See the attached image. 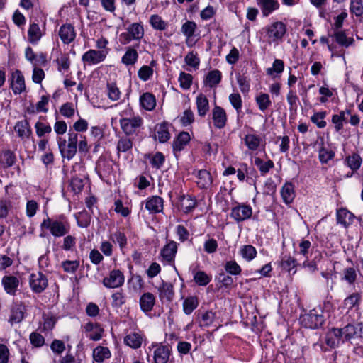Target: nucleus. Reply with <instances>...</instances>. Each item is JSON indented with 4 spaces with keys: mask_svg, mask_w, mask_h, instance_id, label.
I'll use <instances>...</instances> for the list:
<instances>
[{
    "mask_svg": "<svg viewBox=\"0 0 363 363\" xmlns=\"http://www.w3.org/2000/svg\"><path fill=\"white\" fill-rule=\"evenodd\" d=\"M180 121L183 125H189L194 121V114L192 110L189 108L186 109L181 116Z\"/></svg>",
    "mask_w": 363,
    "mask_h": 363,
    "instance_id": "63",
    "label": "nucleus"
},
{
    "mask_svg": "<svg viewBox=\"0 0 363 363\" xmlns=\"http://www.w3.org/2000/svg\"><path fill=\"white\" fill-rule=\"evenodd\" d=\"M189 140L190 135L187 132H182L179 133L172 144L174 152H176L182 151Z\"/></svg>",
    "mask_w": 363,
    "mask_h": 363,
    "instance_id": "33",
    "label": "nucleus"
},
{
    "mask_svg": "<svg viewBox=\"0 0 363 363\" xmlns=\"http://www.w3.org/2000/svg\"><path fill=\"white\" fill-rule=\"evenodd\" d=\"M108 55V50H96L90 49L84 52L82 57V60L88 65H97L104 62Z\"/></svg>",
    "mask_w": 363,
    "mask_h": 363,
    "instance_id": "8",
    "label": "nucleus"
},
{
    "mask_svg": "<svg viewBox=\"0 0 363 363\" xmlns=\"http://www.w3.org/2000/svg\"><path fill=\"white\" fill-rule=\"evenodd\" d=\"M296 264V259L291 256H284L280 262V267L289 272L294 269Z\"/></svg>",
    "mask_w": 363,
    "mask_h": 363,
    "instance_id": "46",
    "label": "nucleus"
},
{
    "mask_svg": "<svg viewBox=\"0 0 363 363\" xmlns=\"http://www.w3.org/2000/svg\"><path fill=\"white\" fill-rule=\"evenodd\" d=\"M145 208L150 213H157L162 211V198L158 196H152L147 201Z\"/></svg>",
    "mask_w": 363,
    "mask_h": 363,
    "instance_id": "27",
    "label": "nucleus"
},
{
    "mask_svg": "<svg viewBox=\"0 0 363 363\" xmlns=\"http://www.w3.org/2000/svg\"><path fill=\"white\" fill-rule=\"evenodd\" d=\"M59 71H67L69 69L70 60L68 54H62L56 60Z\"/></svg>",
    "mask_w": 363,
    "mask_h": 363,
    "instance_id": "56",
    "label": "nucleus"
},
{
    "mask_svg": "<svg viewBox=\"0 0 363 363\" xmlns=\"http://www.w3.org/2000/svg\"><path fill=\"white\" fill-rule=\"evenodd\" d=\"M196 184L201 189H207L211 186L213 178L211 173L206 169H201L195 173Z\"/></svg>",
    "mask_w": 363,
    "mask_h": 363,
    "instance_id": "17",
    "label": "nucleus"
},
{
    "mask_svg": "<svg viewBox=\"0 0 363 363\" xmlns=\"http://www.w3.org/2000/svg\"><path fill=\"white\" fill-rule=\"evenodd\" d=\"M144 33V28L140 23H133L127 28L126 32L120 35V42L122 45H127L132 40H140Z\"/></svg>",
    "mask_w": 363,
    "mask_h": 363,
    "instance_id": "4",
    "label": "nucleus"
},
{
    "mask_svg": "<svg viewBox=\"0 0 363 363\" xmlns=\"http://www.w3.org/2000/svg\"><path fill=\"white\" fill-rule=\"evenodd\" d=\"M153 74V69L148 65H143L138 72V77L145 82L147 81Z\"/></svg>",
    "mask_w": 363,
    "mask_h": 363,
    "instance_id": "61",
    "label": "nucleus"
},
{
    "mask_svg": "<svg viewBox=\"0 0 363 363\" xmlns=\"http://www.w3.org/2000/svg\"><path fill=\"white\" fill-rule=\"evenodd\" d=\"M29 284L33 292L39 294L47 288L48 279L40 272L33 273L30 276Z\"/></svg>",
    "mask_w": 363,
    "mask_h": 363,
    "instance_id": "10",
    "label": "nucleus"
},
{
    "mask_svg": "<svg viewBox=\"0 0 363 363\" xmlns=\"http://www.w3.org/2000/svg\"><path fill=\"white\" fill-rule=\"evenodd\" d=\"M221 77V72L219 70H212L206 77L204 80L205 85L210 88L214 87L220 83Z\"/></svg>",
    "mask_w": 363,
    "mask_h": 363,
    "instance_id": "36",
    "label": "nucleus"
},
{
    "mask_svg": "<svg viewBox=\"0 0 363 363\" xmlns=\"http://www.w3.org/2000/svg\"><path fill=\"white\" fill-rule=\"evenodd\" d=\"M199 306V301L196 296H189L183 302V310L186 315H190Z\"/></svg>",
    "mask_w": 363,
    "mask_h": 363,
    "instance_id": "42",
    "label": "nucleus"
},
{
    "mask_svg": "<svg viewBox=\"0 0 363 363\" xmlns=\"http://www.w3.org/2000/svg\"><path fill=\"white\" fill-rule=\"evenodd\" d=\"M40 228L48 230L54 237H63L69 232L70 224L64 216H60L58 219L47 217L41 223Z\"/></svg>",
    "mask_w": 363,
    "mask_h": 363,
    "instance_id": "1",
    "label": "nucleus"
},
{
    "mask_svg": "<svg viewBox=\"0 0 363 363\" xmlns=\"http://www.w3.org/2000/svg\"><path fill=\"white\" fill-rule=\"evenodd\" d=\"M14 130L17 133L18 136L21 138H28L32 134L30 125L27 120L18 121L14 126Z\"/></svg>",
    "mask_w": 363,
    "mask_h": 363,
    "instance_id": "29",
    "label": "nucleus"
},
{
    "mask_svg": "<svg viewBox=\"0 0 363 363\" xmlns=\"http://www.w3.org/2000/svg\"><path fill=\"white\" fill-rule=\"evenodd\" d=\"M133 147V141L128 137H122L119 139L117 144V150L118 152H125Z\"/></svg>",
    "mask_w": 363,
    "mask_h": 363,
    "instance_id": "55",
    "label": "nucleus"
},
{
    "mask_svg": "<svg viewBox=\"0 0 363 363\" xmlns=\"http://www.w3.org/2000/svg\"><path fill=\"white\" fill-rule=\"evenodd\" d=\"M155 131V138L160 143H165L170 138V133L167 125L165 123L157 125Z\"/></svg>",
    "mask_w": 363,
    "mask_h": 363,
    "instance_id": "39",
    "label": "nucleus"
},
{
    "mask_svg": "<svg viewBox=\"0 0 363 363\" xmlns=\"http://www.w3.org/2000/svg\"><path fill=\"white\" fill-rule=\"evenodd\" d=\"M225 269L232 275H239L242 272L240 266L234 260L228 261L225 264Z\"/></svg>",
    "mask_w": 363,
    "mask_h": 363,
    "instance_id": "58",
    "label": "nucleus"
},
{
    "mask_svg": "<svg viewBox=\"0 0 363 363\" xmlns=\"http://www.w3.org/2000/svg\"><path fill=\"white\" fill-rule=\"evenodd\" d=\"M1 285L7 294L16 296L20 285V279L12 274L5 275L1 279Z\"/></svg>",
    "mask_w": 363,
    "mask_h": 363,
    "instance_id": "11",
    "label": "nucleus"
},
{
    "mask_svg": "<svg viewBox=\"0 0 363 363\" xmlns=\"http://www.w3.org/2000/svg\"><path fill=\"white\" fill-rule=\"evenodd\" d=\"M257 5L259 6L262 16L264 17L268 16L274 11L279 7V4L277 0H256Z\"/></svg>",
    "mask_w": 363,
    "mask_h": 363,
    "instance_id": "22",
    "label": "nucleus"
},
{
    "mask_svg": "<svg viewBox=\"0 0 363 363\" xmlns=\"http://www.w3.org/2000/svg\"><path fill=\"white\" fill-rule=\"evenodd\" d=\"M43 35L44 32L40 28L38 23L33 22L30 24L28 30V39L31 44L36 45Z\"/></svg>",
    "mask_w": 363,
    "mask_h": 363,
    "instance_id": "24",
    "label": "nucleus"
},
{
    "mask_svg": "<svg viewBox=\"0 0 363 363\" xmlns=\"http://www.w3.org/2000/svg\"><path fill=\"white\" fill-rule=\"evenodd\" d=\"M16 157L13 152L8 150L4 151L0 155V164L4 168H8L13 165Z\"/></svg>",
    "mask_w": 363,
    "mask_h": 363,
    "instance_id": "37",
    "label": "nucleus"
},
{
    "mask_svg": "<svg viewBox=\"0 0 363 363\" xmlns=\"http://www.w3.org/2000/svg\"><path fill=\"white\" fill-rule=\"evenodd\" d=\"M144 340V335L140 333L133 332L124 337L125 345L133 349L140 348Z\"/></svg>",
    "mask_w": 363,
    "mask_h": 363,
    "instance_id": "25",
    "label": "nucleus"
},
{
    "mask_svg": "<svg viewBox=\"0 0 363 363\" xmlns=\"http://www.w3.org/2000/svg\"><path fill=\"white\" fill-rule=\"evenodd\" d=\"M184 61L187 65L195 69L198 68L200 64V59L198 57L197 53H194V52H189L186 55Z\"/></svg>",
    "mask_w": 363,
    "mask_h": 363,
    "instance_id": "60",
    "label": "nucleus"
},
{
    "mask_svg": "<svg viewBox=\"0 0 363 363\" xmlns=\"http://www.w3.org/2000/svg\"><path fill=\"white\" fill-rule=\"evenodd\" d=\"M25 307L23 305H16L11 308L9 317L11 324L19 323L24 318Z\"/></svg>",
    "mask_w": 363,
    "mask_h": 363,
    "instance_id": "31",
    "label": "nucleus"
},
{
    "mask_svg": "<svg viewBox=\"0 0 363 363\" xmlns=\"http://www.w3.org/2000/svg\"><path fill=\"white\" fill-rule=\"evenodd\" d=\"M333 36L339 45L346 48L349 47L354 43V39L352 38L347 37L345 31L344 30H335Z\"/></svg>",
    "mask_w": 363,
    "mask_h": 363,
    "instance_id": "38",
    "label": "nucleus"
},
{
    "mask_svg": "<svg viewBox=\"0 0 363 363\" xmlns=\"http://www.w3.org/2000/svg\"><path fill=\"white\" fill-rule=\"evenodd\" d=\"M194 280L199 286H206L211 281V277L203 271H199L194 274Z\"/></svg>",
    "mask_w": 363,
    "mask_h": 363,
    "instance_id": "50",
    "label": "nucleus"
},
{
    "mask_svg": "<svg viewBox=\"0 0 363 363\" xmlns=\"http://www.w3.org/2000/svg\"><path fill=\"white\" fill-rule=\"evenodd\" d=\"M325 342L328 346L334 348L341 342L344 343L341 328H333L325 335Z\"/></svg>",
    "mask_w": 363,
    "mask_h": 363,
    "instance_id": "16",
    "label": "nucleus"
},
{
    "mask_svg": "<svg viewBox=\"0 0 363 363\" xmlns=\"http://www.w3.org/2000/svg\"><path fill=\"white\" fill-rule=\"evenodd\" d=\"M61 267L64 272L67 273L74 274L77 272L79 267V261L78 260H65L62 262Z\"/></svg>",
    "mask_w": 363,
    "mask_h": 363,
    "instance_id": "53",
    "label": "nucleus"
},
{
    "mask_svg": "<svg viewBox=\"0 0 363 363\" xmlns=\"http://www.w3.org/2000/svg\"><path fill=\"white\" fill-rule=\"evenodd\" d=\"M267 37L270 41H277L281 40L286 32V25L281 22L277 21L264 28Z\"/></svg>",
    "mask_w": 363,
    "mask_h": 363,
    "instance_id": "6",
    "label": "nucleus"
},
{
    "mask_svg": "<svg viewBox=\"0 0 363 363\" xmlns=\"http://www.w3.org/2000/svg\"><path fill=\"white\" fill-rule=\"evenodd\" d=\"M120 125L126 135L138 134L143 124V118L139 116L123 118L120 119Z\"/></svg>",
    "mask_w": 363,
    "mask_h": 363,
    "instance_id": "5",
    "label": "nucleus"
},
{
    "mask_svg": "<svg viewBox=\"0 0 363 363\" xmlns=\"http://www.w3.org/2000/svg\"><path fill=\"white\" fill-rule=\"evenodd\" d=\"M255 101L259 109L262 111H264L272 105V101L267 94H260L255 98Z\"/></svg>",
    "mask_w": 363,
    "mask_h": 363,
    "instance_id": "45",
    "label": "nucleus"
},
{
    "mask_svg": "<svg viewBox=\"0 0 363 363\" xmlns=\"http://www.w3.org/2000/svg\"><path fill=\"white\" fill-rule=\"evenodd\" d=\"M350 10L356 16H362L363 15L362 0H350Z\"/></svg>",
    "mask_w": 363,
    "mask_h": 363,
    "instance_id": "54",
    "label": "nucleus"
},
{
    "mask_svg": "<svg viewBox=\"0 0 363 363\" xmlns=\"http://www.w3.org/2000/svg\"><path fill=\"white\" fill-rule=\"evenodd\" d=\"M111 353L107 347L99 345L93 350L92 357L94 362L103 363L111 357Z\"/></svg>",
    "mask_w": 363,
    "mask_h": 363,
    "instance_id": "28",
    "label": "nucleus"
},
{
    "mask_svg": "<svg viewBox=\"0 0 363 363\" xmlns=\"http://www.w3.org/2000/svg\"><path fill=\"white\" fill-rule=\"evenodd\" d=\"M10 81L11 88L15 94H20L26 90L24 77L20 70L16 69L12 72Z\"/></svg>",
    "mask_w": 363,
    "mask_h": 363,
    "instance_id": "14",
    "label": "nucleus"
},
{
    "mask_svg": "<svg viewBox=\"0 0 363 363\" xmlns=\"http://www.w3.org/2000/svg\"><path fill=\"white\" fill-rule=\"evenodd\" d=\"M345 161L347 166L353 171H356L359 169L362 164V158L357 153H352L346 157Z\"/></svg>",
    "mask_w": 363,
    "mask_h": 363,
    "instance_id": "44",
    "label": "nucleus"
},
{
    "mask_svg": "<svg viewBox=\"0 0 363 363\" xmlns=\"http://www.w3.org/2000/svg\"><path fill=\"white\" fill-rule=\"evenodd\" d=\"M112 306L119 308L125 303V298L122 291H117L112 294Z\"/></svg>",
    "mask_w": 363,
    "mask_h": 363,
    "instance_id": "59",
    "label": "nucleus"
},
{
    "mask_svg": "<svg viewBox=\"0 0 363 363\" xmlns=\"http://www.w3.org/2000/svg\"><path fill=\"white\" fill-rule=\"evenodd\" d=\"M196 29V24L194 21H186L182 26V32L189 40L191 38Z\"/></svg>",
    "mask_w": 363,
    "mask_h": 363,
    "instance_id": "52",
    "label": "nucleus"
},
{
    "mask_svg": "<svg viewBox=\"0 0 363 363\" xmlns=\"http://www.w3.org/2000/svg\"><path fill=\"white\" fill-rule=\"evenodd\" d=\"M212 119L215 127L219 129L224 128L227 122L225 111L222 107L216 106L212 110Z\"/></svg>",
    "mask_w": 363,
    "mask_h": 363,
    "instance_id": "18",
    "label": "nucleus"
},
{
    "mask_svg": "<svg viewBox=\"0 0 363 363\" xmlns=\"http://www.w3.org/2000/svg\"><path fill=\"white\" fill-rule=\"evenodd\" d=\"M35 128L36 129V134L39 138H41L45 134L50 133L52 131V128L50 125L45 124L40 121L36 122Z\"/></svg>",
    "mask_w": 363,
    "mask_h": 363,
    "instance_id": "62",
    "label": "nucleus"
},
{
    "mask_svg": "<svg viewBox=\"0 0 363 363\" xmlns=\"http://www.w3.org/2000/svg\"><path fill=\"white\" fill-rule=\"evenodd\" d=\"M155 347L153 359L155 363H167L172 354V347L169 345L162 343H152Z\"/></svg>",
    "mask_w": 363,
    "mask_h": 363,
    "instance_id": "7",
    "label": "nucleus"
},
{
    "mask_svg": "<svg viewBox=\"0 0 363 363\" xmlns=\"http://www.w3.org/2000/svg\"><path fill=\"white\" fill-rule=\"evenodd\" d=\"M281 195L285 203L289 204L293 202L295 198V191L292 183L287 182L284 184L281 189Z\"/></svg>",
    "mask_w": 363,
    "mask_h": 363,
    "instance_id": "30",
    "label": "nucleus"
},
{
    "mask_svg": "<svg viewBox=\"0 0 363 363\" xmlns=\"http://www.w3.org/2000/svg\"><path fill=\"white\" fill-rule=\"evenodd\" d=\"M326 115V111L316 112L311 117V121L315 123L318 128H323L326 126V121L324 120Z\"/></svg>",
    "mask_w": 363,
    "mask_h": 363,
    "instance_id": "51",
    "label": "nucleus"
},
{
    "mask_svg": "<svg viewBox=\"0 0 363 363\" xmlns=\"http://www.w3.org/2000/svg\"><path fill=\"white\" fill-rule=\"evenodd\" d=\"M60 113L65 118H72L75 113L74 104L71 102H67L60 108Z\"/></svg>",
    "mask_w": 363,
    "mask_h": 363,
    "instance_id": "57",
    "label": "nucleus"
},
{
    "mask_svg": "<svg viewBox=\"0 0 363 363\" xmlns=\"http://www.w3.org/2000/svg\"><path fill=\"white\" fill-rule=\"evenodd\" d=\"M158 292L161 301H172L174 298V286L169 282L162 281L161 285L158 287Z\"/></svg>",
    "mask_w": 363,
    "mask_h": 363,
    "instance_id": "21",
    "label": "nucleus"
},
{
    "mask_svg": "<svg viewBox=\"0 0 363 363\" xmlns=\"http://www.w3.org/2000/svg\"><path fill=\"white\" fill-rule=\"evenodd\" d=\"M301 321L304 327L315 329L323 325L324 318L323 316L318 314L315 310H312L310 311L309 313L302 315Z\"/></svg>",
    "mask_w": 363,
    "mask_h": 363,
    "instance_id": "9",
    "label": "nucleus"
},
{
    "mask_svg": "<svg viewBox=\"0 0 363 363\" xmlns=\"http://www.w3.org/2000/svg\"><path fill=\"white\" fill-rule=\"evenodd\" d=\"M343 341L354 342L361 340L363 338V323L360 322H353L348 323L341 328Z\"/></svg>",
    "mask_w": 363,
    "mask_h": 363,
    "instance_id": "3",
    "label": "nucleus"
},
{
    "mask_svg": "<svg viewBox=\"0 0 363 363\" xmlns=\"http://www.w3.org/2000/svg\"><path fill=\"white\" fill-rule=\"evenodd\" d=\"M337 223L342 225L345 228L350 227L357 219L362 222L361 218H357L352 212L347 208H341L336 213Z\"/></svg>",
    "mask_w": 363,
    "mask_h": 363,
    "instance_id": "13",
    "label": "nucleus"
},
{
    "mask_svg": "<svg viewBox=\"0 0 363 363\" xmlns=\"http://www.w3.org/2000/svg\"><path fill=\"white\" fill-rule=\"evenodd\" d=\"M124 279V275L121 271L113 269L110 272L108 277L103 279V284L107 288H117L123 284Z\"/></svg>",
    "mask_w": 363,
    "mask_h": 363,
    "instance_id": "12",
    "label": "nucleus"
},
{
    "mask_svg": "<svg viewBox=\"0 0 363 363\" xmlns=\"http://www.w3.org/2000/svg\"><path fill=\"white\" fill-rule=\"evenodd\" d=\"M177 252V242L170 241L162 248L161 255L167 262L170 263L174 261Z\"/></svg>",
    "mask_w": 363,
    "mask_h": 363,
    "instance_id": "26",
    "label": "nucleus"
},
{
    "mask_svg": "<svg viewBox=\"0 0 363 363\" xmlns=\"http://www.w3.org/2000/svg\"><path fill=\"white\" fill-rule=\"evenodd\" d=\"M178 80L179 82L181 88L184 90H187L190 89L192 84L193 77L191 74L182 72L179 74Z\"/></svg>",
    "mask_w": 363,
    "mask_h": 363,
    "instance_id": "49",
    "label": "nucleus"
},
{
    "mask_svg": "<svg viewBox=\"0 0 363 363\" xmlns=\"http://www.w3.org/2000/svg\"><path fill=\"white\" fill-rule=\"evenodd\" d=\"M240 254L247 261H251L255 257L257 251L255 247L247 245L242 247L240 249Z\"/></svg>",
    "mask_w": 363,
    "mask_h": 363,
    "instance_id": "48",
    "label": "nucleus"
},
{
    "mask_svg": "<svg viewBox=\"0 0 363 363\" xmlns=\"http://www.w3.org/2000/svg\"><path fill=\"white\" fill-rule=\"evenodd\" d=\"M252 214V208L245 204L238 205L232 208L230 216L237 222L249 219Z\"/></svg>",
    "mask_w": 363,
    "mask_h": 363,
    "instance_id": "15",
    "label": "nucleus"
},
{
    "mask_svg": "<svg viewBox=\"0 0 363 363\" xmlns=\"http://www.w3.org/2000/svg\"><path fill=\"white\" fill-rule=\"evenodd\" d=\"M198 114L200 116H204L209 110V102L206 96L203 94H199L196 100Z\"/></svg>",
    "mask_w": 363,
    "mask_h": 363,
    "instance_id": "34",
    "label": "nucleus"
},
{
    "mask_svg": "<svg viewBox=\"0 0 363 363\" xmlns=\"http://www.w3.org/2000/svg\"><path fill=\"white\" fill-rule=\"evenodd\" d=\"M229 101L236 111L239 113L241 111L242 105L240 95L238 93L231 94L229 96Z\"/></svg>",
    "mask_w": 363,
    "mask_h": 363,
    "instance_id": "64",
    "label": "nucleus"
},
{
    "mask_svg": "<svg viewBox=\"0 0 363 363\" xmlns=\"http://www.w3.org/2000/svg\"><path fill=\"white\" fill-rule=\"evenodd\" d=\"M244 141L248 150L252 151L257 150L262 142V138L255 134H247L245 136Z\"/></svg>",
    "mask_w": 363,
    "mask_h": 363,
    "instance_id": "35",
    "label": "nucleus"
},
{
    "mask_svg": "<svg viewBox=\"0 0 363 363\" xmlns=\"http://www.w3.org/2000/svg\"><path fill=\"white\" fill-rule=\"evenodd\" d=\"M78 136L77 133L69 130L67 134V140L60 137L57 138L58 147L62 158L70 160L76 155Z\"/></svg>",
    "mask_w": 363,
    "mask_h": 363,
    "instance_id": "2",
    "label": "nucleus"
},
{
    "mask_svg": "<svg viewBox=\"0 0 363 363\" xmlns=\"http://www.w3.org/2000/svg\"><path fill=\"white\" fill-rule=\"evenodd\" d=\"M140 106L147 111H152L156 106V99L152 94L144 93L140 97Z\"/></svg>",
    "mask_w": 363,
    "mask_h": 363,
    "instance_id": "32",
    "label": "nucleus"
},
{
    "mask_svg": "<svg viewBox=\"0 0 363 363\" xmlns=\"http://www.w3.org/2000/svg\"><path fill=\"white\" fill-rule=\"evenodd\" d=\"M361 301V295L359 293H352L347 296L343 302L345 308L351 310L354 307H359Z\"/></svg>",
    "mask_w": 363,
    "mask_h": 363,
    "instance_id": "43",
    "label": "nucleus"
},
{
    "mask_svg": "<svg viewBox=\"0 0 363 363\" xmlns=\"http://www.w3.org/2000/svg\"><path fill=\"white\" fill-rule=\"evenodd\" d=\"M59 35L65 44L70 43L74 40L76 37V33L74 26L68 23L62 25L60 28Z\"/></svg>",
    "mask_w": 363,
    "mask_h": 363,
    "instance_id": "19",
    "label": "nucleus"
},
{
    "mask_svg": "<svg viewBox=\"0 0 363 363\" xmlns=\"http://www.w3.org/2000/svg\"><path fill=\"white\" fill-rule=\"evenodd\" d=\"M139 303L141 310L147 313L153 309L155 304V297L150 292L144 293L140 298Z\"/></svg>",
    "mask_w": 363,
    "mask_h": 363,
    "instance_id": "23",
    "label": "nucleus"
},
{
    "mask_svg": "<svg viewBox=\"0 0 363 363\" xmlns=\"http://www.w3.org/2000/svg\"><path fill=\"white\" fill-rule=\"evenodd\" d=\"M149 23L153 29L160 31L164 30L168 25V23L157 14L151 15Z\"/></svg>",
    "mask_w": 363,
    "mask_h": 363,
    "instance_id": "41",
    "label": "nucleus"
},
{
    "mask_svg": "<svg viewBox=\"0 0 363 363\" xmlns=\"http://www.w3.org/2000/svg\"><path fill=\"white\" fill-rule=\"evenodd\" d=\"M214 319L215 313L207 311L199 317V325L201 327H208L213 323Z\"/></svg>",
    "mask_w": 363,
    "mask_h": 363,
    "instance_id": "47",
    "label": "nucleus"
},
{
    "mask_svg": "<svg viewBox=\"0 0 363 363\" xmlns=\"http://www.w3.org/2000/svg\"><path fill=\"white\" fill-rule=\"evenodd\" d=\"M255 164L259 169L262 176H264L274 167V164L272 160H268L267 162H264L259 157H256L255 159Z\"/></svg>",
    "mask_w": 363,
    "mask_h": 363,
    "instance_id": "40",
    "label": "nucleus"
},
{
    "mask_svg": "<svg viewBox=\"0 0 363 363\" xmlns=\"http://www.w3.org/2000/svg\"><path fill=\"white\" fill-rule=\"evenodd\" d=\"M138 47V44L135 46L127 47L125 54L121 58V62L126 66L135 65L138 59V53L137 52V48Z\"/></svg>",
    "mask_w": 363,
    "mask_h": 363,
    "instance_id": "20",
    "label": "nucleus"
}]
</instances>
